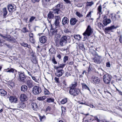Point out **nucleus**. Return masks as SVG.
<instances>
[{
    "mask_svg": "<svg viewBox=\"0 0 122 122\" xmlns=\"http://www.w3.org/2000/svg\"><path fill=\"white\" fill-rule=\"evenodd\" d=\"M44 117H45L44 116H41L40 115L39 116L40 119L41 121V120L43 119Z\"/></svg>",
    "mask_w": 122,
    "mask_h": 122,
    "instance_id": "obj_58",
    "label": "nucleus"
},
{
    "mask_svg": "<svg viewBox=\"0 0 122 122\" xmlns=\"http://www.w3.org/2000/svg\"><path fill=\"white\" fill-rule=\"evenodd\" d=\"M47 40V37L44 36H41L39 38L40 42L42 43L43 44L45 43Z\"/></svg>",
    "mask_w": 122,
    "mask_h": 122,
    "instance_id": "obj_16",
    "label": "nucleus"
},
{
    "mask_svg": "<svg viewBox=\"0 0 122 122\" xmlns=\"http://www.w3.org/2000/svg\"><path fill=\"white\" fill-rule=\"evenodd\" d=\"M95 56L93 59L94 62L98 64H100L101 62L102 56L98 55L96 52L95 53Z\"/></svg>",
    "mask_w": 122,
    "mask_h": 122,
    "instance_id": "obj_9",
    "label": "nucleus"
},
{
    "mask_svg": "<svg viewBox=\"0 0 122 122\" xmlns=\"http://www.w3.org/2000/svg\"><path fill=\"white\" fill-rule=\"evenodd\" d=\"M8 70L6 71L7 72H12V73H13L14 71H15V72L17 73V70H15V69L11 68L10 69H8Z\"/></svg>",
    "mask_w": 122,
    "mask_h": 122,
    "instance_id": "obj_27",
    "label": "nucleus"
},
{
    "mask_svg": "<svg viewBox=\"0 0 122 122\" xmlns=\"http://www.w3.org/2000/svg\"><path fill=\"white\" fill-rule=\"evenodd\" d=\"M76 19L74 18H71L70 20V22L71 25H74L76 23L77 21Z\"/></svg>",
    "mask_w": 122,
    "mask_h": 122,
    "instance_id": "obj_22",
    "label": "nucleus"
},
{
    "mask_svg": "<svg viewBox=\"0 0 122 122\" xmlns=\"http://www.w3.org/2000/svg\"><path fill=\"white\" fill-rule=\"evenodd\" d=\"M74 37L76 39H77L78 40H80L81 38V36L80 35H75Z\"/></svg>",
    "mask_w": 122,
    "mask_h": 122,
    "instance_id": "obj_35",
    "label": "nucleus"
},
{
    "mask_svg": "<svg viewBox=\"0 0 122 122\" xmlns=\"http://www.w3.org/2000/svg\"><path fill=\"white\" fill-rule=\"evenodd\" d=\"M55 21L54 24L56 26H58L60 24V20H61V18L59 15L56 16H55Z\"/></svg>",
    "mask_w": 122,
    "mask_h": 122,
    "instance_id": "obj_13",
    "label": "nucleus"
},
{
    "mask_svg": "<svg viewBox=\"0 0 122 122\" xmlns=\"http://www.w3.org/2000/svg\"><path fill=\"white\" fill-rule=\"evenodd\" d=\"M113 14H111V18L113 21H116V19H115L114 16L113 15Z\"/></svg>",
    "mask_w": 122,
    "mask_h": 122,
    "instance_id": "obj_45",
    "label": "nucleus"
},
{
    "mask_svg": "<svg viewBox=\"0 0 122 122\" xmlns=\"http://www.w3.org/2000/svg\"><path fill=\"white\" fill-rule=\"evenodd\" d=\"M53 13L52 11H49V13L47 15V18L49 19H53L54 17V14H53Z\"/></svg>",
    "mask_w": 122,
    "mask_h": 122,
    "instance_id": "obj_24",
    "label": "nucleus"
},
{
    "mask_svg": "<svg viewBox=\"0 0 122 122\" xmlns=\"http://www.w3.org/2000/svg\"><path fill=\"white\" fill-rule=\"evenodd\" d=\"M66 64H61L59 65L58 66H56V67L55 66V68L56 69H58L59 70L62 69L63 70V68L65 67Z\"/></svg>",
    "mask_w": 122,
    "mask_h": 122,
    "instance_id": "obj_23",
    "label": "nucleus"
},
{
    "mask_svg": "<svg viewBox=\"0 0 122 122\" xmlns=\"http://www.w3.org/2000/svg\"><path fill=\"white\" fill-rule=\"evenodd\" d=\"M61 108L62 113H63V112H65L66 111V110L65 107H61Z\"/></svg>",
    "mask_w": 122,
    "mask_h": 122,
    "instance_id": "obj_52",
    "label": "nucleus"
},
{
    "mask_svg": "<svg viewBox=\"0 0 122 122\" xmlns=\"http://www.w3.org/2000/svg\"><path fill=\"white\" fill-rule=\"evenodd\" d=\"M53 48H50L49 50V51L51 53H53L54 51L53 50Z\"/></svg>",
    "mask_w": 122,
    "mask_h": 122,
    "instance_id": "obj_55",
    "label": "nucleus"
},
{
    "mask_svg": "<svg viewBox=\"0 0 122 122\" xmlns=\"http://www.w3.org/2000/svg\"><path fill=\"white\" fill-rule=\"evenodd\" d=\"M80 91V90L79 88L70 89L69 92L71 95L76 96L79 94Z\"/></svg>",
    "mask_w": 122,
    "mask_h": 122,
    "instance_id": "obj_5",
    "label": "nucleus"
},
{
    "mask_svg": "<svg viewBox=\"0 0 122 122\" xmlns=\"http://www.w3.org/2000/svg\"><path fill=\"white\" fill-rule=\"evenodd\" d=\"M57 30H54L52 32V35H55L56 34H57Z\"/></svg>",
    "mask_w": 122,
    "mask_h": 122,
    "instance_id": "obj_39",
    "label": "nucleus"
},
{
    "mask_svg": "<svg viewBox=\"0 0 122 122\" xmlns=\"http://www.w3.org/2000/svg\"><path fill=\"white\" fill-rule=\"evenodd\" d=\"M77 85V83L75 82L74 83L72 84L71 85V86L70 87V89H74L75 88H76L75 87Z\"/></svg>",
    "mask_w": 122,
    "mask_h": 122,
    "instance_id": "obj_31",
    "label": "nucleus"
},
{
    "mask_svg": "<svg viewBox=\"0 0 122 122\" xmlns=\"http://www.w3.org/2000/svg\"><path fill=\"white\" fill-rule=\"evenodd\" d=\"M97 26L100 29H101L104 26V25H103L102 23H98Z\"/></svg>",
    "mask_w": 122,
    "mask_h": 122,
    "instance_id": "obj_38",
    "label": "nucleus"
},
{
    "mask_svg": "<svg viewBox=\"0 0 122 122\" xmlns=\"http://www.w3.org/2000/svg\"><path fill=\"white\" fill-rule=\"evenodd\" d=\"M54 100L51 98H49L47 99L46 102L48 103H50L51 102H54Z\"/></svg>",
    "mask_w": 122,
    "mask_h": 122,
    "instance_id": "obj_33",
    "label": "nucleus"
},
{
    "mask_svg": "<svg viewBox=\"0 0 122 122\" xmlns=\"http://www.w3.org/2000/svg\"><path fill=\"white\" fill-rule=\"evenodd\" d=\"M31 107L33 110L36 111H37L38 106L36 103L33 102L31 104Z\"/></svg>",
    "mask_w": 122,
    "mask_h": 122,
    "instance_id": "obj_20",
    "label": "nucleus"
},
{
    "mask_svg": "<svg viewBox=\"0 0 122 122\" xmlns=\"http://www.w3.org/2000/svg\"><path fill=\"white\" fill-rule=\"evenodd\" d=\"M20 100L21 102H24L28 100L27 96L25 94H21L20 97Z\"/></svg>",
    "mask_w": 122,
    "mask_h": 122,
    "instance_id": "obj_15",
    "label": "nucleus"
},
{
    "mask_svg": "<svg viewBox=\"0 0 122 122\" xmlns=\"http://www.w3.org/2000/svg\"><path fill=\"white\" fill-rule=\"evenodd\" d=\"M21 31L24 33L28 32L29 31L28 30H27L26 28L25 27L23 28L22 30H21Z\"/></svg>",
    "mask_w": 122,
    "mask_h": 122,
    "instance_id": "obj_37",
    "label": "nucleus"
},
{
    "mask_svg": "<svg viewBox=\"0 0 122 122\" xmlns=\"http://www.w3.org/2000/svg\"><path fill=\"white\" fill-rule=\"evenodd\" d=\"M52 61L53 63L55 64H56L57 63V62L56 61L55 59L54 58H53L52 59Z\"/></svg>",
    "mask_w": 122,
    "mask_h": 122,
    "instance_id": "obj_51",
    "label": "nucleus"
},
{
    "mask_svg": "<svg viewBox=\"0 0 122 122\" xmlns=\"http://www.w3.org/2000/svg\"><path fill=\"white\" fill-rule=\"evenodd\" d=\"M54 80L57 83H60V81L59 80V78L58 77H55L54 78Z\"/></svg>",
    "mask_w": 122,
    "mask_h": 122,
    "instance_id": "obj_47",
    "label": "nucleus"
},
{
    "mask_svg": "<svg viewBox=\"0 0 122 122\" xmlns=\"http://www.w3.org/2000/svg\"><path fill=\"white\" fill-rule=\"evenodd\" d=\"M26 84L29 88H32L34 86L32 81L30 80H27L26 82Z\"/></svg>",
    "mask_w": 122,
    "mask_h": 122,
    "instance_id": "obj_18",
    "label": "nucleus"
},
{
    "mask_svg": "<svg viewBox=\"0 0 122 122\" xmlns=\"http://www.w3.org/2000/svg\"><path fill=\"white\" fill-rule=\"evenodd\" d=\"M67 101V99L65 98L62 99L61 101V104H64Z\"/></svg>",
    "mask_w": 122,
    "mask_h": 122,
    "instance_id": "obj_34",
    "label": "nucleus"
},
{
    "mask_svg": "<svg viewBox=\"0 0 122 122\" xmlns=\"http://www.w3.org/2000/svg\"><path fill=\"white\" fill-rule=\"evenodd\" d=\"M68 59V57L67 56H65L64 57L63 61L64 63H65Z\"/></svg>",
    "mask_w": 122,
    "mask_h": 122,
    "instance_id": "obj_36",
    "label": "nucleus"
},
{
    "mask_svg": "<svg viewBox=\"0 0 122 122\" xmlns=\"http://www.w3.org/2000/svg\"><path fill=\"white\" fill-rule=\"evenodd\" d=\"M79 47L80 49L82 51H84L85 50L84 45L83 43L80 44L79 45Z\"/></svg>",
    "mask_w": 122,
    "mask_h": 122,
    "instance_id": "obj_29",
    "label": "nucleus"
},
{
    "mask_svg": "<svg viewBox=\"0 0 122 122\" xmlns=\"http://www.w3.org/2000/svg\"><path fill=\"white\" fill-rule=\"evenodd\" d=\"M111 78L112 76L110 75L106 74L103 76V79L104 82L107 84L110 82Z\"/></svg>",
    "mask_w": 122,
    "mask_h": 122,
    "instance_id": "obj_6",
    "label": "nucleus"
},
{
    "mask_svg": "<svg viewBox=\"0 0 122 122\" xmlns=\"http://www.w3.org/2000/svg\"><path fill=\"white\" fill-rule=\"evenodd\" d=\"M27 89V86L25 85H22L21 87V90L22 91L25 92L26 91Z\"/></svg>",
    "mask_w": 122,
    "mask_h": 122,
    "instance_id": "obj_26",
    "label": "nucleus"
},
{
    "mask_svg": "<svg viewBox=\"0 0 122 122\" xmlns=\"http://www.w3.org/2000/svg\"><path fill=\"white\" fill-rule=\"evenodd\" d=\"M92 12H90L87 15L86 17H90Z\"/></svg>",
    "mask_w": 122,
    "mask_h": 122,
    "instance_id": "obj_57",
    "label": "nucleus"
},
{
    "mask_svg": "<svg viewBox=\"0 0 122 122\" xmlns=\"http://www.w3.org/2000/svg\"><path fill=\"white\" fill-rule=\"evenodd\" d=\"M98 11L99 12H101L102 11V7L101 5H99L98 8Z\"/></svg>",
    "mask_w": 122,
    "mask_h": 122,
    "instance_id": "obj_49",
    "label": "nucleus"
},
{
    "mask_svg": "<svg viewBox=\"0 0 122 122\" xmlns=\"http://www.w3.org/2000/svg\"><path fill=\"white\" fill-rule=\"evenodd\" d=\"M36 17L34 16H31L29 22H32L35 19Z\"/></svg>",
    "mask_w": 122,
    "mask_h": 122,
    "instance_id": "obj_43",
    "label": "nucleus"
},
{
    "mask_svg": "<svg viewBox=\"0 0 122 122\" xmlns=\"http://www.w3.org/2000/svg\"><path fill=\"white\" fill-rule=\"evenodd\" d=\"M64 31L65 33H67L69 32V30L68 29H66L64 30Z\"/></svg>",
    "mask_w": 122,
    "mask_h": 122,
    "instance_id": "obj_61",
    "label": "nucleus"
},
{
    "mask_svg": "<svg viewBox=\"0 0 122 122\" xmlns=\"http://www.w3.org/2000/svg\"><path fill=\"white\" fill-rule=\"evenodd\" d=\"M7 92L3 89H0V95L4 96L6 95Z\"/></svg>",
    "mask_w": 122,
    "mask_h": 122,
    "instance_id": "obj_25",
    "label": "nucleus"
},
{
    "mask_svg": "<svg viewBox=\"0 0 122 122\" xmlns=\"http://www.w3.org/2000/svg\"><path fill=\"white\" fill-rule=\"evenodd\" d=\"M66 4H71V1L69 0H63Z\"/></svg>",
    "mask_w": 122,
    "mask_h": 122,
    "instance_id": "obj_50",
    "label": "nucleus"
},
{
    "mask_svg": "<svg viewBox=\"0 0 122 122\" xmlns=\"http://www.w3.org/2000/svg\"><path fill=\"white\" fill-rule=\"evenodd\" d=\"M118 27V26H115L114 25H112L110 27L106 28L104 30V31L106 33H107L112 30L116 29Z\"/></svg>",
    "mask_w": 122,
    "mask_h": 122,
    "instance_id": "obj_11",
    "label": "nucleus"
},
{
    "mask_svg": "<svg viewBox=\"0 0 122 122\" xmlns=\"http://www.w3.org/2000/svg\"><path fill=\"white\" fill-rule=\"evenodd\" d=\"M32 91L33 93L35 95H38L41 92V88L37 86H34Z\"/></svg>",
    "mask_w": 122,
    "mask_h": 122,
    "instance_id": "obj_8",
    "label": "nucleus"
},
{
    "mask_svg": "<svg viewBox=\"0 0 122 122\" xmlns=\"http://www.w3.org/2000/svg\"><path fill=\"white\" fill-rule=\"evenodd\" d=\"M92 33V29L90 25H88L86 30L83 34L84 36V39H85L84 41L85 40V39L87 38L86 36H90Z\"/></svg>",
    "mask_w": 122,
    "mask_h": 122,
    "instance_id": "obj_4",
    "label": "nucleus"
},
{
    "mask_svg": "<svg viewBox=\"0 0 122 122\" xmlns=\"http://www.w3.org/2000/svg\"><path fill=\"white\" fill-rule=\"evenodd\" d=\"M70 75V74L68 72H66L65 74V76L66 77H68V76Z\"/></svg>",
    "mask_w": 122,
    "mask_h": 122,
    "instance_id": "obj_62",
    "label": "nucleus"
},
{
    "mask_svg": "<svg viewBox=\"0 0 122 122\" xmlns=\"http://www.w3.org/2000/svg\"><path fill=\"white\" fill-rule=\"evenodd\" d=\"M93 3L92 2H90L87 3V5L88 6H91L92 5H93Z\"/></svg>",
    "mask_w": 122,
    "mask_h": 122,
    "instance_id": "obj_53",
    "label": "nucleus"
},
{
    "mask_svg": "<svg viewBox=\"0 0 122 122\" xmlns=\"http://www.w3.org/2000/svg\"><path fill=\"white\" fill-rule=\"evenodd\" d=\"M92 81L94 83L98 84L100 82L99 78L97 77L93 76L91 77Z\"/></svg>",
    "mask_w": 122,
    "mask_h": 122,
    "instance_id": "obj_12",
    "label": "nucleus"
},
{
    "mask_svg": "<svg viewBox=\"0 0 122 122\" xmlns=\"http://www.w3.org/2000/svg\"><path fill=\"white\" fill-rule=\"evenodd\" d=\"M76 15L79 17H82L83 16L82 14H81L78 11L76 12Z\"/></svg>",
    "mask_w": 122,
    "mask_h": 122,
    "instance_id": "obj_44",
    "label": "nucleus"
},
{
    "mask_svg": "<svg viewBox=\"0 0 122 122\" xmlns=\"http://www.w3.org/2000/svg\"><path fill=\"white\" fill-rule=\"evenodd\" d=\"M70 37L69 36H63L61 39L59 41V44L60 45L63 46H65L67 43V40L70 39Z\"/></svg>",
    "mask_w": 122,
    "mask_h": 122,
    "instance_id": "obj_2",
    "label": "nucleus"
},
{
    "mask_svg": "<svg viewBox=\"0 0 122 122\" xmlns=\"http://www.w3.org/2000/svg\"><path fill=\"white\" fill-rule=\"evenodd\" d=\"M9 100L11 102L16 103L17 101V99L15 97L10 96L9 97Z\"/></svg>",
    "mask_w": 122,
    "mask_h": 122,
    "instance_id": "obj_19",
    "label": "nucleus"
},
{
    "mask_svg": "<svg viewBox=\"0 0 122 122\" xmlns=\"http://www.w3.org/2000/svg\"><path fill=\"white\" fill-rule=\"evenodd\" d=\"M69 19L66 17H64L62 20V24L63 25H68Z\"/></svg>",
    "mask_w": 122,
    "mask_h": 122,
    "instance_id": "obj_17",
    "label": "nucleus"
},
{
    "mask_svg": "<svg viewBox=\"0 0 122 122\" xmlns=\"http://www.w3.org/2000/svg\"><path fill=\"white\" fill-rule=\"evenodd\" d=\"M55 43L56 44V46L58 47L59 46V41L58 40V39L57 38H56L55 40Z\"/></svg>",
    "mask_w": 122,
    "mask_h": 122,
    "instance_id": "obj_41",
    "label": "nucleus"
},
{
    "mask_svg": "<svg viewBox=\"0 0 122 122\" xmlns=\"http://www.w3.org/2000/svg\"><path fill=\"white\" fill-rule=\"evenodd\" d=\"M32 2L33 3H35L36 2H38L40 0H31Z\"/></svg>",
    "mask_w": 122,
    "mask_h": 122,
    "instance_id": "obj_60",
    "label": "nucleus"
},
{
    "mask_svg": "<svg viewBox=\"0 0 122 122\" xmlns=\"http://www.w3.org/2000/svg\"><path fill=\"white\" fill-rule=\"evenodd\" d=\"M111 22V20L109 19L103 20L102 21L103 23L105 26L107 25L108 24L110 23Z\"/></svg>",
    "mask_w": 122,
    "mask_h": 122,
    "instance_id": "obj_21",
    "label": "nucleus"
},
{
    "mask_svg": "<svg viewBox=\"0 0 122 122\" xmlns=\"http://www.w3.org/2000/svg\"><path fill=\"white\" fill-rule=\"evenodd\" d=\"M20 45L22 46H23L25 47H26L27 46V43H25L24 42H23L20 43Z\"/></svg>",
    "mask_w": 122,
    "mask_h": 122,
    "instance_id": "obj_42",
    "label": "nucleus"
},
{
    "mask_svg": "<svg viewBox=\"0 0 122 122\" xmlns=\"http://www.w3.org/2000/svg\"><path fill=\"white\" fill-rule=\"evenodd\" d=\"M7 8L9 12H12L16 10V6L14 5H12L10 4L7 6Z\"/></svg>",
    "mask_w": 122,
    "mask_h": 122,
    "instance_id": "obj_10",
    "label": "nucleus"
},
{
    "mask_svg": "<svg viewBox=\"0 0 122 122\" xmlns=\"http://www.w3.org/2000/svg\"><path fill=\"white\" fill-rule=\"evenodd\" d=\"M82 86L83 89H87L90 91L89 87L85 83H82Z\"/></svg>",
    "mask_w": 122,
    "mask_h": 122,
    "instance_id": "obj_28",
    "label": "nucleus"
},
{
    "mask_svg": "<svg viewBox=\"0 0 122 122\" xmlns=\"http://www.w3.org/2000/svg\"><path fill=\"white\" fill-rule=\"evenodd\" d=\"M49 93V92L47 89H45L44 90V94L45 95H48Z\"/></svg>",
    "mask_w": 122,
    "mask_h": 122,
    "instance_id": "obj_40",
    "label": "nucleus"
},
{
    "mask_svg": "<svg viewBox=\"0 0 122 122\" xmlns=\"http://www.w3.org/2000/svg\"><path fill=\"white\" fill-rule=\"evenodd\" d=\"M50 107L49 106H48L46 108V111H50Z\"/></svg>",
    "mask_w": 122,
    "mask_h": 122,
    "instance_id": "obj_63",
    "label": "nucleus"
},
{
    "mask_svg": "<svg viewBox=\"0 0 122 122\" xmlns=\"http://www.w3.org/2000/svg\"><path fill=\"white\" fill-rule=\"evenodd\" d=\"M0 36L5 40L11 42H15L16 41V40L15 39L12 37H11L10 35L8 36H7V37L0 34Z\"/></svg>",
    "mask_w": 122,
    "mask_h": 122,
    "instance_id": "obj_7",
    "label": "nucleus"
},
{
    "mask_svg": "<svg viewBox=\"0 0 122 122\" xmlns=\"http://www.w3.org/2000/svg\"><path fill=\"white\" fill-rule=\"evenodd\" d=\"M63 4L62 3H59L51 10L52 12L55 14L58 15L61 12V9L62 8Z\"/></svg>",
    "mask_w": 122,
    "mask_h": 122,
    "instance_id": "obj_1",
    "label": "nucleus"
},
{
    "mask_svg": "<svg viewBox=\"0 0 122 122\" xmlns=\"http://www.w3.org/2000/svg\"><path fill=\"white\" fill-rule=\"evenodd\" d=\"M106 66L107 67H109L111 66L109 62H107L106 63Z\"/></svg>",
    "mask_w": 122,
    "mask_h": 122,
    "instance_id": "obj_56",
    "label": "nucleus"
},
{
    "mask_svg": "<svg viewBox=\"0 0 122 122\" xmlns=\"http://www.w3.org/2000/svg\"><path fill=\"white\" fill-rule=\"evenodd\" d=\"M19 81L20 82H25L26 76L25 75L24 71L18 72Z\"/></svg>",
    "mask_w": 122,
    "mask_h": 122,
    "instance_id": "obj_3",
    "label": "nucleus"
},
{
    "mask_svg": "<svg viewBox=\"0 0 122 122\" xmlns=\"http://www.w3.org/2000/svg\"><path fill=\"white\" fill-rule=\"evenodd\" d=\"M62 55V54L61 53L60 54H58L57 55V57L59 59H60Z\"/></svg>",
    "mask_w": 122,
    "mask_h": 122,
    "instance_id": "obj_48",
    "label": "nucleus"
},
{
    "mask_svg": "<svg viewBox=\"0 0 122 122\" xmlns=\"http://www.w3.org/2000/svg\"><path fill=\"white\" fill-rule=\"evenodd\" d=\"M46 98V96H44L42 97H38L37 98V100L39 101H43Z\"/></svg>",
    "mask_w": 122,
    "mask_h": 122,
    "instance_id": "obj_30",
    "label": "nucleus"
},
{
    "mask_svg": "<svg viewBox=\"0 0 122 122\" xmlns=\"http://www.w3.org/2000/svg\"><path fill=\"white\" fill-rule=\"evenodd\" d=\"M33 33H30V34H29V36L30 38L33 37Z\"/></svg>",
    "mask_w": 122,
    "mask_h": 122,
    "instance_id": "obj_64",
    "label": "nucleus"
},
{
    "mask_svg": "<svg viewBox=\"0 0 122 122\" xmlns=\"http://www.w3.org/2000/svg\"><path fill=\"white\" fill-rule=\"evenodd\" d=\"M31 77L32 78V79L34 80L35 81H36V82H37L38 80L37 79H36V78H35V77L32 76H31Z\"/></svg>",
    "mask_w": 122,
    "mask_h": 122,
    "instance_id": "obj_54",
    "label": "nucleus"
},
{
    "mask_svg": "<svg viewBox=\"0 0 122 122\" xmlns=\"http://www.w3.org/2000/svg\"><path fill=\"white\" fill-rule=\"evenodd\" d=\"M56 76L58 77H59L61 76L64 73V71L63 70L58 69H56Z\"/></svg>",
    "mask_w": 122,
    "mask_h": 122,
    "instance_id": "obj_14",
    "label": "nucleus"
},
{
    "mask_svg": "<svg viewBox=\"0 0 122 122\" xmlns=\"http://www.w3.org/2000/svg\"><path fill=\"white\" fill-rule=\"evenodd\" d=\"M119 41L122 44V37L121 35L120 36Z\"/></svg>",
    "mask_w": 122,
    "mask_h": 122,
    "instance_id": "obj_59",
    "label": "nucleus"
},
{
    "mask_svg": "<svg viewBox=\"0 0 122 122\" xmlns=\"http://www.w3.org/2000/svg\"><path fill=\"white\" fill-rule=\"evenodd\" d=\"M30 41L31 42L33 43H34L35 42V41L33 37H31L30 38Z\"/></svg>",
    "mask_w": 122,
    "mask_h": 122,
    "instance_id": "obj_46",
    "label": "nucleus"
},
{
    "mask_svg": "<svg viewBox=\"0 0 122 122\" xmlns=\"http://www.w3.org/2000/svg\"><path fill=\"white\" fill-rule=\"evenodd\" d=\"M3 16L5 17L6 15L7 14V11L5 7L3 8Z\"/></svg>",
    "mask_w": 122,
    "mask_h": 122,
    "instance_id": "obj_32",
    "label": "nucleus"
}]
</instances>
